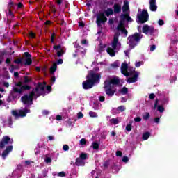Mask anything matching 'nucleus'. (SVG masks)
I'll list each match as a JSON object with an SVG mask.
<instances>
[{"instance_id": "09e8293b", "label": "nucleus", "mask_w": 178, "mask_h": 178, "mask_svg": "<svg viewBox=\"0 0 178 178\" xmlns=\"http://www.w3.org/2000/svg\"><path fill=\"white\" fill-rule=\"evenodd\" d=\"M134 122H136V123H138L140 122H141L142 119L140 118V117H136L134 119Z\"/></svg>"}, {"instance_id": "20e7f679", "label": "nucleus", "mask_w": 178, "mask_h": 178, "mask_svg": "<svg viewBox=\"0 0 178 178\" xmlns=\"http://www.w3.org/2000/svg\"><path fill=\"white\" fill-rule=\"evenodd\" d=\"M143 39V35L140 33H135L134 34L129 35L127 38V40L129 41L128 44H129L130 49H134L136 47L140 44V41Z\"/></svg>"}, {"instance_id": "cd10ccee", "label": "nucleus", "mask_w": 178, "mask_h": 178, "mask_svg": "<svg viewBox=\"0 0 178 178\" xmlns=\"http://www.w3.org/2000/svg\"><path fill=\"white\" fill-rule=\"evenodd\" d=\"M79 159L82 161H86L87 159V153H81Z\"/></svg>"}, {"instance_id": "72a5a7b5", "label": "nucleus", "mask_w": 178, "mask_h": 178, "mask_svg": "<svg viewBox=\"0 0 178 178\" xmlns=\"http://www.w3.org/2000/svg\"><path fill=\"white\" fill-rule=\"evenodd\" d=\"M150 115H149V113L146 112L145 115H143V119L144 120H148V119H149Z\"/></svg>"}, {"instance_id": "dca6fc26", "label": "nucleus", "mask_w": 178, "mask_h": 178, "mask_svg": "<svg viewBox=\"0 0 178 178\" xmlns=\"http://www.w3.org/2000/svg\"><path fill=\"white\" fill-rule=\"evenodd\" d=\"M149 9L151 12H156V10H158V6H156V0L149 1Z\"/></svg>"}, {"instance_id": "6ab92c4d", "label": "nucleus", "mask_w": 178, "mask_h": 178, "mask_svg": "<svg viewBox=\"0 0 178 178\" xmlns=\"http://www.w3.org/2000/svg\"><path fill=\"white\" fill-rule=\"evenodd\" d=\"M30 112V110L29 108H26V107L24 108L23 110H20L19 112V116H21V118H24L27 113Z\"/></svg>"}, {"instance_id": "b1692460", "label": "nucleus", "mask_w": 178, "mask_h": 178, "mask_svg": "<svg viewBox=\"0 0 178 178\" xmlns=\"http://www.w3.org/2000/svg\"><path fill=\"white\" fill-rule=\"evenodd\" d=\"M123 27H124V21H122L120 19L118 24V26L117 27V30L120 31L122 30V29H123Z\"/></svg>"}, {"instance_id": "49530a36", "label": "nucleus", "mask_w": 178, "mask_h": 178, "mask_svg": "<svg viewBox=\"0 0 178 178\" xmlns=\"http://www.w3.org/2000/svg\"><path fill=\"white\" fill-rule=\"evenodd\" d=\"M122 162L127 163V162H129V157H127V156H124L122 158Z\"/></svg>"}, {"instance_id": "2f4dec72", "label": "nucleus", "mask_w": 178, "mask_h": 178, "mask_svg": "<svg viewBox=\"0 0 178 178\" xmlns=\"http://www.w3.org/2000/svg\"><path fill=\"white\" fill-rule=\"evenodd\" d=\"M131 123H133V122H131L129 124L126 126L125 130H127V131L130 132L133 129V127H131Z\"/></svg>"}, {"instance_id": "a19ab883", "label": "nucleus", "mask_w": 178, "mask_h": 178, "mask_svg": "<svg viewBox=\"0 0 178 178\" xmlns=\"http://www.w3.org/2000/svg\"><path fill=\"white\" fill-rule=\"evenodd\" d=\"M13 6H15V3L13 1H9L8 4V9H12Z\"/></svg>"}, {"instance_id": "ea45409f", "label": "nucleus", "mask_w": 178, "mask_h": 178, "mask_svg": "<svg viewBox=\"0 0 178 178\" xmlns=\"http://www.w3.org/2000/svg\"><path fill=\"white\" fill-rule=\"evenodd\" d=\"M86 144H87V140H86V138L81 139L80 145H86Z\"/></svg>"}, {"instance_id": "864d4df0", "label": "nucleus", "mask_w": 178, "mask_h": 178, "mask_svg": "<svg viewBox=\"0 0 178 178\" xmlns=\"http://www.w3.org/2000/svg\"><path fill=\"white\" fill-rule=\"evenodd\" d=\"M45 162L46 163H51V162H52V159H51L50 157H47L45 159Z\"/></svg>"}, {"instance_id": "473e14b6", "label": "nucleus", "mask_w": 178, "mask_h": 178, "mask_svg": "<svg viewBox=\"0 0 178 178\" xmlns=\"http://www.w3.org/2000/svg\"><path fill=\"white\" fill-rule=\"evenodd\" d=\"M120 31L122 34H124L125 37H127V34H129V32L127 31V30H126L125 27L122 28Z\"/></svg>"}, {"instance_id": "f03ea898", "label": "nucleus", "mask_w": 178, "mask_h": 178, "mask_svg": "<svg viewBox=\"0 0 178 178\" xmlns=\"http://www.w3.org/2000/svg\"><path fill=\"white\" fill-rule=\"evenodd\" d=\"M105 90H116V88H120V90H128L127 88L122 87V83L120 82V79L118 76H114L110 79H106L104 82Z\"/></svg>"}, {"instance_id": "c756f323", "label": "nucleus", "mask_w": 178, "mask_h": 178, "mask_svg": "<svg viewBox=\"0 0 178 178\" xmlns=\"http://www.w3.org/2000/svg\"><path fill=\"white\" fill-rule=\"evenodd\" d=\"M128 14H122L120 15V20L122 22H126L127 19Z\"/></svg>"}, {"instance_id": "9b49d317", "label": "nucleus", "mask_w": 178, "mask_h": 178, "mask_svg": "<svg viewBox=\"0 0 178 178\" xmlns=\"http://www.w3.org/2000/svg\"><path fill=\"white\" fill-rule=\"evenodd\" d=\"M133 70V68L129 67V65H127L126 63H123L121 65V73L124 76H126V77H129V75L131 74L129 72H131Z\"/></svg>"}, {"instance_id": "6e6d98bb", "label": "nucleus", "mask_w": 178, "mask_h": 178, "mask_svg": "<svg viewBox=\"0 0 178 178\" xmlns=\"http://www.w3.org/2000/svg\"><path fill=\"white\" fill-rule=\"evenodd\" d=\"M99 102H104L105 101V97L99 96Z\"/></svg>"}, {"instance_id": "4be33fe9", "label": "nucleus", "mask_w": 178, "mask_h": 178, "mask_svg": "<svg viewBox=\"0 0 178 178\" xmlns=\"http://www.w3.org/2000/svg\"><path fill=\"white\" fill-rule=\"evenodd\" d=\"M106 94L108 97H113L115 95V92H116V90H106Z\"/></svg>"}, {"instance_id": "e433bc0d", "label": "nucleus", "mask_w": 178, "mask_h": 178, "mask_svg": "<svg viewBox=\"0 0 178 178\" xmlns=\"http://www.w3.org/2000/svg\"><path fill=\"white\" fill-rule=\"evenodd\" d=\"M103 166L106 168L108 169L109 168V161L106 160L103 164Z\"/></svg>"}, {"instance_id": "aec40b11", "label": "nucleus", "mask_w": 178, "mask_h": 178, "mask_svg": "<svg viewBox=\"0 0 178 178\" xmlns=\"http://www.w3.org/2000/svg\"><path fill=\"white\" fill-rule=\"evenodd\" d=\"M75 165L76 166H84L86 165V163L81 159L76 158Z\"/></svg>"}, {"instance_id": "58836bf2", "label": "nucleus", "mask_w": 178, "mask_h": 178, "mask_svg": "<svg viewBox=\"0 0 178 178\" xmlns=\"http://www.w3.org/2000/svg\"><path fill=\"white\" fill-rule=\"evenodd\" d=\"M157 111L159 112H160L161 113H162V112H163V111H165V108H163V106H158Z\"/></svg>"}, {"instance_id": "39448f33", "label": "nucleus", "mask_w": 178, "mask_h": 178, "mask_svg": "<svg viewBox=\"0 0 178 178\" xmlns=\"http://www.w3.org/2000/svg\"><path fill=\"white\" fill-rule=\"evenodd\" d=\"M119 44V38L118 36H114L111 44L112 47H108L106 49V52L110 55V56L113 57L116 55V52L115 51H116V48Z\"/></svg>"}, {"instance_id": "f8f14e48", "label": "nucleus", "mask_w": 178, "mask_h": 178, "mask_svg": "<svg viewBox=\"0 0 178 178\" xmlns=\"http://www.w3.org/2000/svg\"><path fill=\"white\" fill-rule=\"evenodd\" d=\"M24 92V90H13L10 92L9 98H12L13 99H17V98H20L21 95H23Z\"/></svg>"}, {"instance_id": "412c9836", "label": "nucleus", "mask_w": 178, "mask_h": 178, "mask_svg": "<svg viewBox=\"0 0 178 178\" xmlns=\"http://www.w3.org/2000/svg\"><path fill=\"white\" fill-rule=\"evenodd\" d=\"M129 9L130 8L129 7V1H125L122 6V12L124 13L127 12V10H129Z\"/></svg>"}, {"instance_id": "a18cd8bd", "label": "nucleus", "mask_w": 178, "mask_h": 178, "mask_svg": "<svg viewBox=\"0 0 178 178\" xmlns=\"http://www.w3.org/2000/svg\"><path fill=\"white\" fill-rule=\"evenodd\" d=\"M8 124L10 127H12V125L13 124V120H12V117H10L8 118Z\"/></svg>"}, {"instance_id": "9d476101", "label": "nucleus", "mask_w": 178, "mask_h": 178, "mask_svg": "<svg viewBox=\"0 0 178 178\" xmlns=\"http://www.w3.org/2000/svg\"><path fill=\"white\" fill-rule=\"evenodd\" d=\"M129 76H132L127 79V83H136L137 80H138V76H140V73L136 72L135 70H131V72H129Z\"/></svg>"}, {"instance_id": "3c124183", "label": "nucleus", "mask_w": 178, "mask_h": 178, "mask_svg": "<svg viewBox=\"0 0 178 178\" xmlns=\"http://www.w3.org/2000/svg\"><path fill=\"white\" fill-rule=\"evenodd\" d=\"M62 63H63V60L62 58L58 59L56 63V66H58V65H62Z\"/></svg>"}, {"instance_id": "4468645a", "label": "nucleus", "mask_w": 178, "mask_h": 178, "mask_svg": "<svg viewBox=\"0 0 178 178\" xmlns=\"http://www.w3.org/2000/svg\"><path fill=\"white\" fill-rule=\"evenodd\" d=\"M82 86L84 90H90V88H92V87H94V82L90 81L89 79H87L86 81H84L82 83Z\"/></svg>"}, {"instance_id": "f3484780", "label": "nucleus", "mask_w": 178, "mask_h": 178, "mask_svg": "<svg viewBox=\"0 0 178 178\" xmlns=\"http://www.w3.org/2000/svg\"><path fill=\"white\" fill-rule=\"evenodd\" d=\"M113 8V12L115 15H118V13H120V12H122V6L119 5V3H115Z\"/></svg>"}, {"instance_id": "79ce46f5", "label": "nucleus", "mask_w": 178, "mask_h": 178, "mask_svg": "<svg viewBox=\"0 0 178 178\" xmlns=\"http://www.w3.org/2000/svg\"><path fill=\"white\" fill-rule=\"evenodd\" d=\"M53 48L55 51H58V49H61L62 46L60 44L54 45Z\"/></svg>"}, {"instance_id": "13d9d810", "label": "nucleus", "mask_w": 178, "mask_h": 178, "mask_svg": "<svg viewBox=\"0 0 178 178\" xmlns=\"http://www.w3.org/2000/svg\"><path fill=\"white\" fill-rule=\"evenodd\" d=\"M8 15L14 17L13 13L12 12V10H10V8L8 9Z\"/></svg>"}, {"instance_id": "338daca9", "label": "nucleus", "mask_w": 178, "mask_h": 178, "mask_svg": "<svg viewBox=\"0 0 178 178\" xmlns=\"http://www.w3.org/2000/svg\"><path fill=\"white\" fill-rule=\"evenodd\" d=\"M56 120H62V115H56Z\"/></svg>"}, {"instance_id": "1a4fd4ad", "label": "nucleus", "mask_w": 178, "mask_h": 178, "mask_svg": "<svg viewBox=\"0 0 178 178\" xmlns=\"http://www.w3.org/2000/svg\"><path fill=\"white\" fill-rule=\"evenodd\" d=\"M86 79H89V80L92 81L93 84H95V83H98V81H99L101 76L94 72V71H90L89 74L87 75Z\"/></svg>"}, {"instance_id": "5fc2aeb1", "label": "nucleus", "mask_w": 178, "mask_h": 178, "mask_svg": "<svg viewBox=\"0 0 178 178\" xmlns=\"http://www.w3.org/2000/svg\"><path fill=\"white\" fill-rule=\"evenodd\" d=\"M63 151H69V145H64L63 146Z\"/></svg>"}, {"instance_id": "c9c22d12", "label": "nucleus", "mask_w": 178, "mask_h": 178, "mask_svg": "<svg viewBox=\"0 0 178 178\" xmlns=\"http://www.w3.org/2000/svg\"><path fill=\"white\" fill-rule=\"evenodd\" d=\"M65 54V51H63V49H60V51H57V56L58 58H60V56H62V55H63Z\"/></svg>"}, {"instance_id": "5701e85b", "label": "nucleus", "mask_w": 178, "mask_h": 178, "mask_svg": "<svg viewBox=\"0 0 178 178\" xmlns=\"http://www.w3.org/2000/svg\"><path fill=\"white\" fill-rule=\"evenodd\" d=\"M58 69V65L56 63H54L53 65L50 67V74H55V71Z\"/></svg>"}, {"instance_id": "4d7b16f0", "label": "nucleus", "mask_w": 178, "mask_h": 178, "mask_svg": "<svg viewBox=\"0 0 178 178\" xmlns=\"http://www.w3.org/2000/svg\"><path fill=\"white\" fill-rule=\"evenodd\" d=\"M115 155L116 156H122L123 154L122 153V151H117Z\"/></svg>"}, {"instance_id": "2eb2a0df", "label": "nucleus", "mask_w": 178, "mask_h": 178, "mask_svg": "<svg viewBox=\"0 0 178 178\" xmlns=\"http://www.w3.org/2000/svg\"><path fill=\"white\" fill-rule=\"evenodd\" d=\"M13 149V146L12 145H9L7 146L6 149L4 151H3L1 156L3 159H6V156H8V155L9 154V152H12Z\"/></svg>"}, {"instance_id": "f704fd0d", "label": "nucleus", "mask_w": 178, "mask_h": 178, "mask_svg": "<svg viewBox=\"0 0 178 178\" xmlns=\"http://www.w3.org/2000/svg\"><path fill=\"white\" fill-rule=\"evenodd\" d=\"M89 115L90 116V118H98V114H97L94 111H90L89 112Z\"/></svg>"}, {"instance_id": "6e6552de", "label": "nucleus", "mask_w": 178, "mask_h": 178, "mask_svg": "<svg viewBox=\"0 0 178 178\" xmlns=\"http://www.w3.org/2000/svg\"><path fill=\"white\" fill-rule=\"evenodd\" d=\"M142 31L146 35H155V27L145 24L142 28Z\"/></svg>"}, {"instance_id": "c85d7f7f", "label": "nucleus", "mask_w": 178, "mask_h": 178, "mask_svg": "<svg viewBox=\"0 0 178 178\" xmlns=\"http://www.w3.org/2000/svg\"><path fill=\"white\" fill-rule=\"evenodd\" d=\"M93 149H99V144L97 142H93L92 144Z\"/></svg>"}, {"instance_id": "4c0bfd02", "label": "nucleus", "mask_w": 178, "mask_h": 178, "mask_svg": "<svg viewBox=\"0 0 178 178\" xmlns=\"http://www.w3.org/2000/svg\"><path fill=\"white\" fill-rule=\"evenodd\" d=\"M14 63H16L17 65H21V63H23V61L22 60V58H17L14 60Z\"/></svg>"}, {"instance_id": "f257e3e1", "label": "nucleus", "mask_w": 178, "mask_h": 178, "mask_svg": "<svg viewBox=\"0 0 178 178\" xmlns=\"http://www.w3.org/2000/svg\"><path fill=\"white\" fill-rule=\"evenodd\" d=\"M51 90H32L31 92L24 95L21 97V102L23 105H25L26 108H29L33 105L34 99H37L38 97H45L46 94H49Z\"/></svg>"}, {"instance_id": "de8ad7c7", "label": "nucleus", "mask_w": 178, "mask_h": 178, "mask_svg": "<svg viewBox=\"0 0 178 178\" xmlns=\"http://www.w3.org/2000/svg\"><path fill=\"white\" fill-rule=\"evenodd\" d=\"M13 116H15V118H19V113L16 110H13L12 112Z\"/></svg>"}, {"instance_id": "a878e982", "label": "nucleus", "mask_w": 178, "mask_h": 178, "mask_svg": "<svg viewBox=\"0 0 178 178\" xmlns=\"http://www.w3.org/2000/svg\"><path fill=\"white\" fill-rule=\"evenodd\" d=\"M31 63H33V60H31V58H29L25 60L24 65H25V66H30Z\"/></svg>"}, {"instance_id": "680f3d73", "label": "nucleus", "mask_w": 178, "mask_h": 178, "mask_svg": "<svg viewBox=\"0 0 178 178\" xmlns=\"http://www.w3.org/2000/svg\"><path fill=\"white\" fill-rule=\"evenodd\" d=\"M156 49V46L155 44H153L150 47V51L154 52V50Z\"/></svg>"}, {"instance_id": "37998d69", "label": "nucleus", "mask_w": 178, "mask_h": 178, "mask_svg": "<svg viewBox=\"0 0 178 178\" xmlns=\"http://www.w3.org/2000/svg\"><path fill=\"white\" fill-rule=\"evenodd\" d=\"M83 118H84V115L83 114V113L79 112L77 113V118L78 119H83Z\"/></svg>"}, {"instance_id": "0e129e2a", "label": "nucleus", "mask_w": 178, "mask_h": 178, "mask_svg": "<svg viewBox=\"0 0 178 178\" xmlns=\"http://www.w3.org/2000/svg\"><path fill=\"white\" fill-rule=\"evenodd\" d=\"M29 36H30L31 38H35V33H34L33 32H30V33H29Z\"/></svg>"}, {"instance_id": "8fccbe9b", "label": "nucleus", "mask_w": 178, "mask_h": 178, "mask_svg": "<svg viewBox=\"0 0 178 178\" xmlns=\"http://www.w3.org/2000/svg\"><path fill=\"white\" fill-rule=\"evenodd\" d=\"M58 176H60V177H65V176H66V172L62 171L58 173Z\"/></svg>"}, {"instance_id": "e2e57ef3", "label": "nucleus", "mask_w": 178, "mask_h": 178, "mask_svg": "<svg viewBox=\"0 0 178 178\" xmlns=\"http://www.w3.org/2000/svg\"><path fill=\"white\" fill-rule=\"evenodd\" d=\"M149 99H155V94L151 93L149 96Z\"/></svg>"}, {"instance_id": "423d86ee", "label": "nucleus", "mask_w": 178, "mask_h": 178, "mask_svg": "<svg viewBox=\"0 0 178 178\" xmlns=\"http://www.w3.org/2000/svg\"><path fill=\"white\" fill-rule=\"evenodd\" d=\"M31 80L29 79V76H24V81H19L17 83H15V86L17 87H19V90H30L31 87L30 86L27 85V83H30Z\"/></svg>"}, {"instance_id": "774afa93", "label": "nucleus", "mask_w": 178, "mask_h": 178, "mask_svg": "<svg viewBox=\"0 0 178 178\" xmlns=\"http://www.w3.org/2000/svg\"><path fill=\"white\" fill-rule=\"evenodd\" d=\"M127 22H131V17L129 15V14H128V15H127Z\"/></svg>"}, {"instance_id": "a211bd4d", "label": "nucleus", "mask_w": 178, "mask_h": 178, "mask_svg": "<svg viewBox=\"0 0 178 178\" xmlns=\"http://www.w3.org/2000/svg\"><path fill=\"white\" fill-rule=\"evenodd\" d=\"M47 87V82H38L35 90H45Z\"/></svg>"}, {"instance_id": "7c9ffc66", "label": "nucleus", "mask_w": 178, "mask_h": 178, "mask_svg": "<svg viewBox=\"0 0 178 178\" xmlns=\"http://www.w3.org/2000/svg\"><path fill=\"white\" fill-rule=\"evenodd\" d=\"M110 122L113 124H119V120L118 118H112L110 120Z\"/></svg>"}, {"instance_id": "0eeeda50", "label": "nucleus", "mask_w": 178, "mask_h": 178, "mask_svg": "<svg viewBox=\"0 0 178 178\" xmlns=\"http://www.w3.org/2000/svg\"><path fill=\"white\" fill-rule=\"evenodd\" d=\"M139 23L144 24V23H147L149 19V15L148 14V11L145 9L142 10L141 14H138L137 15Z\"/></svg>"}, {"instance_id": "c03bdc74", "label": "nucleus", "mask_w": 178, "mask_h": 178, "mask_svg": "<svg viewBox=\"0 0 178 178\" xmlns=\"http://www.w3.org/2000/svg\"><path fill=\"white\" fill-rule=\"evenodd\" d=\"M120 92L122 95H126V94H127V92H129V90H120Z\"/></svg>"}, {"instance_id": "603ef678", "label": "nucleus", "mask_w": 178, "mask_h": 178, "mask_svg": "<svg viewBox=\"0 0 178 178\" xmlns=\"http://www.w3.org/2000/svg\"><path fill=\"white\" fill-rule=\"evenodd\" d=\"M24 55L25 58H31V54H30V53H29V52H24Z\"/></svg>"}, {"instance_id": "bb28decb", "label": "nucleus", "mask_w": 178, "mask_h": 178, "mask_svg": "<svg viewBox=\"0 0 178 178\" xmlns=\"http://www.w3.org/2000/svg\"><path fill=\"white\" fill-rule=\"evenodd\" d=\"M124 111H126V106H120L117 108V111L118 113L124 112Z\"/></svg>"}, {"instance_id": "052dcab7", "label": "nucleus", "mask_w": 178, "mask_h": 178, "mask_svg": "<svg viewBox=\"0 0 178 178\" xmlns=\"http://www.w3.org/2000/svg\"><path fill=\"white\" fill-rule=\"evenodd\" d=\"M158 23H159V26H163V24H165V22L163 20H162V19H159L158 21Z\"/></svg>"}, {"instance_id": "393cba45", "label": "nucleus", "mask_w": 178, "mask_h": 178, "mask_svg": "<svg viewBox=\"0 0 178 178\" xmlns=\"http://www.w3.org/2000/svg\"><path fill=\"white\" fill-rule=\"evenodd\" d=\"M149 136H151V134L149 132H145L143 134L142 138L144 140V141L148 140L149 138Z\"/></svg>"}, {"instance_id": "7ed1b4c3", "label": "nucleus", "mask_w": 178, "mask_h": 178, "mask_svg": "<svg viewBox=\"0 0 178 178\" xmlns=\"http://www.w3.org/2000/svg\"><path fill=\"white\" fill-rule=\"evenodd\" d=\"M105 15L106 16H107V17H109L110 16H111V15H113V9L107 8V10H104V13H99L97 15L96 19L97 27H101L102 26V23L108 22V18L105 16Z\"/></svg>"}, {"instance_id": "69168bd1", "label": "nucleus", "mask_w": 178, "mask_h": 178, "mask_svg": "<svg viewBox=\"0 0 178 178\" xmlns=\"http://www.w3.org/2000/svg\"><path fill=\"white\" fill-rule=\"evenodd\" d=\"M42 115H49V111H48V110H44L42 111Z\"/></svg>"}, {"instance_id": "bf43d9fd", "label": "nucleus", "mask_w": 178, "mask_h": 178, "mask_svg": "<svg viewBox=\"0 0 178 178\" xmlns=\"http://www.w3.org/2000/svg\"><path fill=\"white\" fill-rule=\"evenodd\" d=\"M143 64V62L139 61V62H136L135 64L136 67H140V66H141V65Z\"/></svg>"}, {"instance_id": "ddd939ff", "label": "nucleus", "mask_w": 178, "mask_h": 178, "mask_svg": "<svg viewBox=\"0 0 178 178\" xmlns=\"http://www.w3.org/2000/svg\"><path fill=\"white\" fill-rule=\"evenodd\" d=\"M9 143L10 144H12V143H13V139L10 140L9 136H3L1 141H0V148L1 149L5 148V145H8Z\"/></svg>"}]
</instances>
